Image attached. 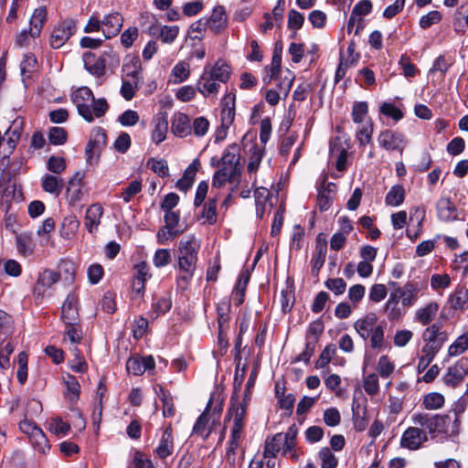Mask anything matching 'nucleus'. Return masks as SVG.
Wrapping results in <instances>:
<instances>
[{"label":"nucleus","mask_w":468,"mask_h":468,"mask_svg":"<svg viewBox=\"0 0 468 468\" xmlns=\"http://www.w3.org/2000/svg\"><path fill=\"white\" fill-rule=\"evenodd\" d=\"M468 349V334L460 335L448 348L451 356H456Z\"/></svg>","instance_id":"obj_52"},{"label":"nucleus","mask_w":468,"mask_h":468,"mask_svg":"<svg viewBox=\"0 0 468 468\" xmlns=\"http://www.w3.org/2000/svg\"><path fill=\"white\" fill-rule=\"evenodd\" d=\"M407 307L391 292L384 306V312L390 322H399L406 314Z\"/></svg>","instance_id":"obj_16"},{"label":"nucleus","mask_w":468,"mask_h":468,"mask_svg":"<svg viewBox=\"0 0 468 468\" xmlns=\"http://www.w3.org/2000/svg\"><path fill=\"white\" fill-rule=\"evenodd\" d=\"M378 142L381 147L388 151H399L401 153L405 147L403 135L391 130L381 132L378 137Z\"/></svg>","instance_id":"obj_10"},{"label":"nucleus","mask_w":468,"mask_h":468,"mask_svg":"<svg viewBox=\"0 0 468 468\" xmlns=\"http://www.w3.org/2000/svg\"><path fill=\"white\" fill-rule=\"evenodd\" d=\"M124 72V79L123 80H134L135 83L140 82L142 76H141V66L140 62L138 60L133 61L132 63H127L123 66L122 69Z\"/></svg>","instance_id":"obj_50"},{"label":"nucleus","mask_w":468,"mask_h":468,"mask_svg":"<svg viewBox=\"0 0 468 468\" xmlns=\"http://www.w3.org/2000/svg\"><path fill=\"white\" fill-rule=\"evenodd\" d=\"M47 168L53 174L59 175L66 169V161L63 157L52 155L48 160Z\"/></svg>","instance_id":"obj_61"},{"label":"nucleus","mask_w":468,"mask_h":468,"mask_svg":"<svg viewBox=\"0 0 468 468\" xmlns=\"http://www.w3.org/2000/svg\"><path fill=\"white\" fill-rule=\"evenodd\" d=\"M76 22L72 18H66L58 22L53 28L49 44L53 48H59L74 35Z\"/></svg>","instance_id":"obj_5"},{"label":"nucleus","mask_w":468,"mask_h":468,"mask_svg":"<svg viewBox=\"0 0 468 468\" xmlns=\"http://www.w3.org/2000/svg\"><path fill=\"white\" fill-rule=\"evenodd\" d=\"M372 10V3L370 0H361L353 8L352 15L347 24V31L350 33L353 30L356 18L355 16H366Z\"/></svg>","instance_id":"obj_44"},{"label":"nucleus","mask_w":468,"mask_h":468,"mask_svg":"<svg viewBox=\"0 0 468 468\" xmlns=\"http://www.w3.org/2000/svg\"><path fill=\"white\" fill-rule=\"evenodd\" d=\"M27 360L28 356L26 352H20L17 356L18 369L16 378L20 384H25L27 379Z\"/></svg>","instance_id":"obj_57"},{"label":"nucleus","mask_w":468,"mask_h":468,"mask_svg":"<svg viewBox=\"0 0 468 468\" xmlns=\"http://www.w3.org/2000/svg\"><path fill=\"white\" fill-rule=\"evenodd\" d=\"M437 217L444 222L454 221L458 218V211L450 197H441L436 204Z\"/></svg>","instance_id":"obj_14"},{"label":"nucleus","mask_w":468,"mask_h":468,"mask_svg":"<svg viewBox=\"0 0 468 468\" xmlns=\"http://www.w3.org/2000/svg\"><path fill=\"white\" fill-rule=\"evenodd\" d=\"M47 20V9L44 6L35 9L31 19L28 34L32 37H37L40 35L41 29Z\"/></svg>","instance_id":"obj_34"},{"label":"nucleus","mask_w":468,"mask_h":468,"mask_svg":"<svg viewBox=\"0 0 468 468\" xmlns=\"http://www.w3.org/2000/svg\"><path fill=\"white\" fill-rule=\"evenodd\" d=\"M174 451V436L172 432V428L170 426L166 427L164 431L157 447L155 448L156 455L165 459L167 456L171 455Z\"/></svg>","instance_id":"obj_26"},{"label":"nucleus","mask_w":468,"mask_h":468,"mask_svg":"<svg viewBox=\"0 0 468 468\" xmlns=\"http://www.w3.org/2000/svg\"><path fill=\"white\" fill-rule=\"evenodd\" d=\"M80 221L76 216L69 215L64 218L61 223L60 233L63 238L70 239L78 231Z\"/></svg>","instance_id":"obj_45"},{"label":"nucleus","mask_w":468,"mask_h":468,"mask_svg":"<svg viewBox=\"0 0 468 468\" xmlns=\"http://www.w3.org/2000/svg\"><path fill=\"white\" fill-rule=\"evenodd\" d=\"M142 190V184L138 180L132 181L122 192L121 197L124 202L128 203L131 199L140 193Z\"/></svg>","instance_id":"obj_63"},{"label":"nucleus","mask_w":468,"mask_h":468,"mask_svg":"<svg viewBox=\"0 0 468 468\" xmlns=\"http://www.w3.org/2000/svg\"><path fill=\"white\" fill-rule=\"evenodd\" d=\"M319 458L321 460V468H335L338 464L337 458L327 447L320 450Z\"/></svg>","instance_id":"obj_56"},{"label":"nucleus","mask_w":468,"mask_h":468,"mask_svg":"<svg viewBox=\"0 0 468 468\" xmlns=\"http://www.w3.org/2000/svg\"><path fill=\"white\" fill-rule=\"evenodd\" d=\"M154 128L152 131V139L158 144L165 140L168 131V121L165 112L157 113L153 120Z\"/></svg>","instance_id":"obj_24"},{"label":"nucleus","mask_w":468,"mask_h":468,"mask_svg":"<svg viewBox=\"0 0 468 468\" xmlns=\"http://www.w3.org/2000/svg\"><path fill=\"white\" fill-rule=\"evenodd\" d=\"M147 165L150 167L151 170H153L161 177H165L168 176V165L166 161H165L164 159L151 158L148 161Z\"/></svg>","instance_id":"obj_60"},{"label":"nucleus","mask_w":468,"mask_h":468,"mask_svg":"<svg viewBox=\"0 0 468 468\" xmlns=\"http://www.w3.org/2000/svg\"><path fill=\"white\" fill-rule=\"evenodd\" d=\"M67 132L62 127H52L48 132V140L52 144L61 145L67 141Z\"/></svg>","instance_id":"obj_59"},{"label":"nucleus","mask_w":468,"mask_h":468,"mask_svg":"<svg viewBox=\"0 0 468 468\" xmlns=\"http://www.w3.org/2000/svg\"><path fill=\"white\" fill-rule=\"evenodd\" d=\"M444 404V397L437 392H431L423 397L422 406L429 410L441 409Z\"/></svg>","instance_id":"obj_48"},{"label":"nucleus","mask_w":468,"mask_h":468,"mask_svg":"<svg viewBox=\"0 0 468 468\" xmlns=\"http://www.w3.org/2000/svg\"><path fill=\"white\" fill-rule=\"evenodd\" d=\"M468 375L467 363L458 362L448 368L443 380L447 386L456 387Z\"/></svg>","instance_id":"obj_19"},{"label":"nucleus","mask_w":468,"mask_h":468,"mask_svg":"<svg viewBox=\"0 0 468 468\" xmlns=\"http://www.w3.org/2000/svg\"><path fill=\"white\" fill-rule=\"evenodd\" d=\"M217 201L218 197L215 196L204 205L200 215V218L204 219L203 224L214 225L217 222Z\"/></svg>","instance_id":"obj_40"},{"label":"nucleus","mask_w":468,"mask_h":468,"mask_svg":"<svg viewBox=\"0 0 468 468\" xmlns=\"http://www.w3.org/2000/svg\"><path fill=\"white\" fill-rule=\"evenodd\" d=\"M246 403H233L229 410V418L233 420V423L245 424Z\"/></svg>","instance_id":"obj_53"},{"label":"nucleus","mask_w":468,"mask_h":468,"mask_svg":"<svg viewBox=\"0 0 468 468\" xmlns=\"http://www.w3.org/2000/svg\"><path fill=\"white\" fill-rule=\"evenodd\" d=\"M385 327L383 324H378L370 333V346L374 349H381L384 346Z\"/></svg>","instance_id":"obj_55"},{"label":"nucleus","mask_w":468,"mask_h":468,"mask_svg":"<svg viewBox=\"0 0 468 468\" xmlns=\"http://www.w3.org/2000/svg\"><path fill=\"white\" fill-rule=\"evenodd\" d=\"M377 370L381 378H387L393 374L395 370V364L388 356H381L378 361Z\"/></svg>","instance_id":"obj_49"},{"label":"nucleus","mask_w":468,"mask_h":468,"mask_svg":"<svg viewBox=\"0 0 468 468\" xmlns=\"http://www.w3.org/2000/svg\"><path fill=\"white\" fill-rule=\"evenodd\" d=\"M363 388L365 392L371 397L379 393V380L377 373H370L364 377Z\"/></svg>","instance_id":"obj_47"},{"label":"nucleus","mask_w":468,"mask_h":468,"mask_svg":"<svg viewBox=\"0 0 468 468\" xmlns=\"http://www.w3.org/2000/svg\"><path fill=\"white\" fill-rule=\"evenodd\" d=\"M37 61L33 54H26L20 63V70L23 78H28L37 69Z\"/></svg>","instance_id":"obj_58"},{"label":"nucleus","mask_w":468,"mask_h":468,"mask_svg":"<svg viewBox=\"0 0 468 468\" xmlns=\"http://www.w3.org/2000/svg\"><path fill=\"white\" fill-rule=\"evenodd\" d=\"M406 191L403 186L395 185L391 186L385 197V204L390 207L400 206L405 199Z\"/></svg>","instance_id":"obj_39"},{"label":"nucleus","mask_w":468,"mask_h":468,"mask_svg":"<svg viewBox=\"0 0 468 468\" xmlns=\"http://www.w3.org/2000/svg\"><path fill=\"white\" fill-rule=\"evenodd\" d=\"M105 144V133L101 129L95 131L85 148L87 163L92 164L93 161L98 159L100 153L101 152Z\"/></svg>","instance_id":"obj_11"},{"label":"nucleus","mask_w":468,"mask_h":468,"mask_svg":"<svg viewBox=\"0 0 468 468\" xmlns=\"http://www.w3.org/2000/svg\"><path fill=\"white\" fill-rule=\"evenodd\" d=\"M211 165L221 166L230 171L235 170L237 174L241 175L239 167V146L236 144L229 145L219 160H216V158L211 159Z\"/></svg>","instance_id":"obj_7"},{"label":"nucleus","mask_w":468,"mask_h":468,"mask_svg":"<svg viewBox=\"0 0 468 468\" xmlns=\"http://www.w3.org/2000/svg\"><path fill=\"white\" fill-rule=\"evenodd\" d=\"M394 290L392 292L400 301L407 309L412 307L419 300L421 288L418 282L409 281L404 285L399 286L396 282H389Z\"/></svg>","instance_id":"obj_4"},{"label":"nucleus","mask_w":468,"mask_h":468,"mask_svg":"<svg viewBox=\"0 0 468 468\" xmlns=\"http://www.w3.org/2000/svg\"><path fill=\"white\" fill-rule=\"evenodd\" d=\"M72 101L79 114L87 122L102 117L109 109L105 99L95 100L91 90L88 87L79 88L73 94Z\"/></svg>","instance_id":"obj_1"},{"label":"nucleus","mask_w":468,"mask_h":468,"mask_svg":"<svg viewBox=\"0 0 468 468\" xmlns=\"http://www.w3.org/2000/svg\"><path fill=\"white\" fill-rule=\"evenodd\" d=\"M190 75V66L187 62L180 61L176 63L170 75V82L175 84L181 83L188 79Z\"/></svg>","instance_id":"obj_42"},{"label":"nucleus","mask_w":468,"mask_h":468,"mask_svg":"<svg viewBox=\"0 0 468 468\" xmlns=\"http://www.w3.org/2000/svg\"><path fill=\"white\" fill-rule=\"evenodd\" d=\"M102 214L103 207L98 203L92 204L87 208L85 215V227L89 232L92 233L97 230Z\"/></svg>","instance_id":"obj_29"},{"label":"nucleus","mask_w":468,"mask_h":468,"mask_svg":"<svg viewBox=\"0 0 468 468\" xmlns=\"http://www.w3.org/2000/svg\"><path fill=\"white\" fill-rule=\"evenodd\" d=\"M64 383L67 388L65 396L71 401L78 399L80 386L75 377L68 375L64 378Z\"/></svg>","instance_id":"obj_51"},{"label":"nucleus","mask_w":468,"mask_h":468,"mask_svg":"<svg viewBox=\"0 0 468 468\" xmlns=\"http://www.w3.org/2000/svg\"><path fill=\"white\" fill-rule=\"evenodd\" d=\"M235 118V96L229 94L223 98V107L220 113L221 125L229 128Z\"/></svg>","instance_id":"obj_30"},{"label":"nucleus","mask_w":468,"mask_h":468,"mask_svg":"<svg viewBox=\"0 0 468 468\" xmlns=\"http://www.w3.org/2000/svg\"><path fill=\"white\" fill-rule=\"evenodd\" d=\"M59 279L60 274L55 271L49 269L42 271L38 274L37 282L34 286V294L38 297H42L47 289L58 282Z\"/></svg>","instance_id":"obj_13"},{"label":"nucleus","mask_w":468,"mask_h":468,"mask_svg":"<svg viewBox=\"0 0 468 468\" xmlns=\"http://www.w3.org/2000/svg\"><path fill=\"white\" fill-rule=\"evenodd\" d=\"M204 71L207 72L218 83H226L230 76L229 66L221 59L218 60L213 66H205Z\"/></svg>","instance_id":"obj_28"},{"label":"nucleus","mask_w":468,"mask_h":468,"mask_svg":"<svg viewBox=\"0 0 468 468\" xmlns=\"http://www.w3.org/2000/svg\"><path fill=\"white\" fill-rule=\"evenodd\" d=\"M220 83L212 78L207 72H202L197 83V90L204 96L208 97L218 92Z\"/></svg>","instance_id":"obj_27"},{"label":"nucleus","mask_w":468,"mask_h":468,"mask_svg":"<svg viewBox=\"0 0 468 468\" xmlns=\"http://www.w3.org/2000/svg\"><path fill=\"white\" fill-rule=\"evenodd\" d=\"M78 297L75 294H69L63 303L61 318L66 325L75 324L79 320Z\"/></svg>","instance_id":"obj_15"},{"label":"nucleus","mask_w":468,"mask_h":468,"mask_svg":"<svg viewBox=\"0 0 468 468\" xmlns=\"http://www.w3.org/2000/svg\"><path fill=\"white\" fill-rule=\"evenodd\" d=\"M441 335L440 324L435 323L424 329L421 337L425 344L442 345L444 339L441 337Z\"/></svg>","instance_id":"obj_41"},{"label":"nucleus","mask_w":468,"mask_h":468,"mask_svg":"<svg viewBox=\"0 0 468 468\" xmlns=\"http://www.w3.org/2000/svg\"><path fill=\"white\" fill-rule=\"evenodd\" d=\"M373 123L367 122L363 124H358L356 131V138L361 146H365L372 140Z\"/></svg>","instance_id":"obj_46"},{"label":"nucleus","mask_w":468,"mask_h":468,"mask_svg":"<svg viewBox=\"0 0 468 468\" xmlns=\"http://www.w3.org/2000/svg\"><path fill=\"white\" fill-rule=\"evenodd\" d=\"M468 302V289L465 286H458L448 297L447 303L451 309L462 310Z\"/></svg>","instance_id":"obj_35"},{"label":"nucleus","mask_w":468,"mask_h":468,"mask_svg":"<svg viewBox=\"0 0 468 468\" xmlns=\"http://www.w3.org/2000/svg\"><path fill=\"white\" fill-rule=\"evenodd\" d=\"M439 308L438 303L434 301L429 302L415 311L414 321L421 325H429L437 316Z\"/></svg>","instance_id":"obj_17"},{"label":"nucleus","mask_w":468,"mask_h":468,"mask_svg":"<svg viewBox=\"0 0 468 468\" xmlns=\"http://www.w3.org/2000/svg\"><path fill=\"white\" fill-rule=\"evenodd\" d=\"M240 175L237 174L235 170H228L227 168L220 167L213 176L211 186L214 188H220L227 182L238 185L239 183Z\"/></svg>","instance_id":"obj_25"},{"label":"nucleus","mask_w":468,"mask_h":468,"mask_svg":"<svg viewBox=\"0 0 468 468\" xmlns=\"http://www.w3.org/2000/svg\"><path fill=\"white\" fill-rule=\"evenodd\" d=\"M171 131L176 136L180 138L191 134L192 128L190 118L182 112L175 113L172 119Z\"/></svg>","instance_id":"obj_20"},{"label":"nucleus","mask_w":468,"mask_h":468,"mask_svg":"<svg viewBox=\"0 0 468 468\" xmlns=\"http://www.w3.org/2000/svg\"><path fill=\"white\" fill-rule=\"evenodd\" d=\"M130 468H154V465L145 454L136 452Z\"/></svg>","instance_id":"obj_64"},{"label":"nucleus","mask_w":468,"mask_h":468,"mask_svg":"<svg viewBox=\"0 0 468 468\" xmlns=\"http://www.w3.org/2000/svg\"><path fill=\"white\" fill-rule=\"evenodd\" d=\"M155 366L152 356L144 357H131L126 362V369L129 374L134 376L143 375L146 369H153Z\"/></svg>","instance_id":"obj_18"},{"label":"nucleus","mask_w":468,"mask_h":468,"mask_svg":"<svg viewBox=\"0 0 468 468\" xmlns=\"http://www.w3.org/2000/svg\"><path fill=\"white\" fill-rule=\"evenodd\" d=\"M150 35L158 37L162 42L171 44L177 37L179 27L177 26H160L153 25L149 27Z\"/></svg>","instance_id":"obj_22"},{"label":"nucleus","mask_w":468,"mask_h":468,"mask_svg":"<svg viewBox=\"0 0 468 468\" xmlns=\"http://www.w3.org/2000/svg\"><path fill=\"white\" fill-rule=\"evenodd\" d=\"M428 440L429 438L426 435V432L414 425L412 427H409L402 433L400 438V446L410 451H415L420 449L424 442L428 441Z\"/></svg>","instance_id":"obj_8"},{"label":"nucleus","mask_w":468,"mask_h":468,"mask_svg":"<svg viewBox=\"0 0 468 468\" xmlns=\"http://www.w3.org/2000/svg\"><path fill=\"white\" fill-rule=\"evenodd\" d=\"M19 429L23 433L29 437L36 451L40 453H46L49 449V444L45 433L36 425L35 422L24 420L20 422Z\"/></svg>","instance_id":"obj_6"},{"label":"nucleus","mask_w":468,"mask_h":468,"mask_svg":"<svg viewBox=\"0 0 468 468\" xmlns=\"http://www.w3.org/2000/svg\"><path fill=\"white\" fill-rule=\"evenodd\" d=\"M227 23L228 16L226 15L225 8L222 5L215 6L211 16L206 21L207 27L216 34L220 33L227 27Z\"/></svg>","instance_id":"obj_21"},{"label":"nucleus","mask_w":468,"mask_h":468,"mask_svg":"<svg viewBox=\"0 0 468 468\" xmlns=\"http://www.w3.org/2000/svg\"><path fill=\"white\" fill-rule=\"evenodd\" d=\"M41 186L45 192L58 197L63 190L64 180L58 176L46 174L41 178Z\"/></svg>","instance_id":"obj_33"},{"label":"nucleus","mask_w":468,"mask_h":468,"mask_svg":"<svg viewBox=\"0 0 468 468\" xmlns=\"http://www.w3.org/2000/svg\"><path fill=\"white\" fill-rule=\"evenodd\" d=\"M327 247L325 242H317L315 247V254L312 259V274L317 276L320 269L323 267L326 258Z\"/></svg>","instance_id":"obj_38"},{"label":"nucleus","mask_w":468,"mask_h":468,"mask_svg":"<svg viewBox=\"0 0 468 468\" xmlns=\"http://www.w3.org/2000/svg\"><path fill=\"white\" fill-rule=\"evenodd\" d=\"M199 163L197 160L193 161L186 169L183 176L177 181L176 187L181 191H187L195 181L196 174L198 170Z\"/></svg>","instance_id":"obj_36"},{"label":"nucleus","mask_w":468,"mask_h":468,"mask_svg":"<svg viewBox=\"0 0 468 468\" xmlns=\"http://www.w3.org/2000/svg\"><path fill=\"white\" fill-rule=\"evenodd\" d=\"M200 248L199 240L190 235L183 238L178 244L179 270L196 269L197 253Z\"/></svg>","instance_id":"obj_2"},{"label":"nucleus","mask_w":468,"mask_h":468,"mask_svg":"<svg viewBox=\"0 0 468 468\" xmlns=\"http://www.w3.org/2000/svg\"><path fill=\"white\" fill-rule=\"evenodd\" d=\"M250 161L248 164V172L250 174L255 173L261 162L263 151L257 145H253L250 149Z\"/></svg>","instance_id":"obj_54"},{"label":"nucleus","mask_w":468,"mask_h":468,"mask_svg":"<svg viewBox=\"0 0 468 468\" xmlns=\"http://www.w3.org/2000/svg\"><path fill=\"white\" fill-rule=\"evenodd\" d=\"M368 106L366 101H356L354 103L352 108V120L355 123L363 124L367 122H372L367 116Z\"/></svg>","instance_id":"obj_43"},{"label":"nucleus","mask_w":468,"mask_h":468,"mask_svg":"<svg viewBox=\"0 0 468 468\" xmlns=\"http://www.w3.org/2000/svg\"><path fill=\"white\" fill-rule=\"evenodd\" d=\"M412 423L423 430L426 435L433 437L436 432L446 431L445 426L450 421L449 415L415 413L411 417Z\"/></svg>","instance_id":"obj_3"},{"label":"nucleus","mask_w":468,"mask_h":468,"mask_svg":"<svg viewBox=\"0 0 468 468\" xmlns=\"http://www.w3.org/2000/svg\"><path fill=\"white\" fill-rule=\"evenodd\" d=\"M336 186L333 183H327L321 186L317 195V206L321 211H325L331 206L335 197Z\"/></svg>","instance_id":"obj_31"},{"label":"nucleus","mask_w":468,"mask_h":468,"mask_svg":"<svg viewBox=\"0 0 468 468\" xmlns=\"http://www.w3.org/2000/svg\"><path fill=\"white\" fill-rule=\"evenodd\" d=\"M336 348L334 345H328L324 347L316 361V367L323 368L329 364L332 357L335 355Z\"/></svg>","instance_id":"obj_62"},{"label":"nucleus","mask_w":468,"mask_h":468,"mask_svg":"<svg viewBox=\"0 0 468 468\" xmlns=\"http://www.w3.org/2000/svg\"><path fill=\"white\" fill-rule=\"evenodd\" d=\"M212 405V399H209L205 410L203 413L197 418L192 431V435H197L201 437L203 440H206L209 437L214 424L217 420H218L219 416L217 419H213L210 420L208 416L210 407Z\"/></svg>","instance_id":"obj_9"},{"label":"nucleus","mask_w":468,"mask_h":468,"mask_svg":"<svg viewBox=\"0 0 468 468\" xmlns=\"http://www.w3.org/2000/svg\"><path fill=\"white\" fill-rule=\"evenodd\" d=\"M378 316L375 313H368L364 317L355 322L354 327L359 336L364 340L367 339L370 333L378 325Z\"/></svg>","instance_id":"obj_23"},{"label":"nucleus","mask_w":468,"mask_h":468,"mask_svg":"<svg viewBox=\"0 0 468 468\" xmlns=\"http://www.w3.org/2000/svg\"><path fill=\"white\" fill-rule=\"evenodd\" d=\"M123 18L120 13H111L101 20V32L105 38L118 35L122 27Z\"/></svg>","instance_id":"obj_12"},{"label":"nucleus","mask_w":468,"mask_h":468,"mask_svg":"<svg viewBox=\"0 0 468 468\" xmlns=\"http://www.w3.org/2000/svg\"><path fill=\"white\" fill-rule=\"evenodd\" d=\"M16 245L18 252L23 256H30L35 250V243L30 233H21L16 237Z\"/></svg>","instance_id":"obj_37"},{"label":"nucleus","mask_w":468,"mask_h":468,"mask_svg":"<svg viewBox=\"0 0 468 468\" xmlns=\"http://www.w3.org/2000/svg\"><path fill=\"white\" fill-rule=\"evenodd\" d=\"M283 433H277L271 439H268L265 441L264 447V457L271 458L275 457L281 451L283 454H286L288 451H285Z\"/></svg>","instance_id":"obj_32"}]
</instances>
